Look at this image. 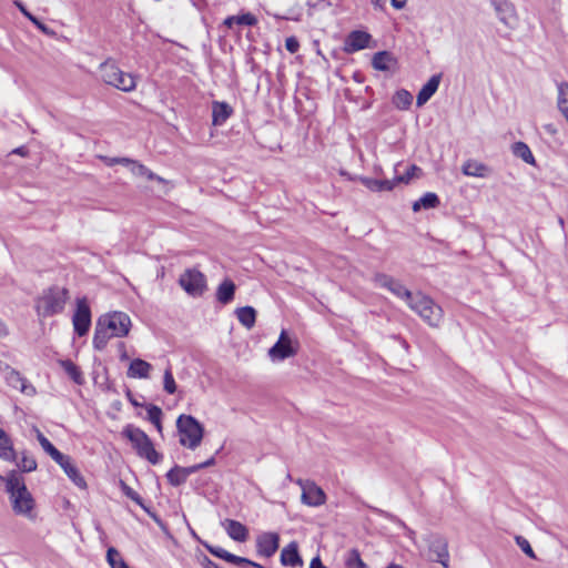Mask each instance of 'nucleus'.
Masks as SVG:
<instances>
[{"label":"nucleus","mask_w":568,"mask_h":568,"mask_svg":"<svg viewBox=\"0 0 568 568\" xmlns=\"http://www.w3.org/2000/svg\"><path fill=\"white\" fill-rule=\"evenodd\" d=\"M6 491L9 494L12 510L16 515L23 516L29 520L37 519L36 500L16 470H11L7 476Z\"/></svg>","instance_id":"obj_1"},{"label":"nucleus","mask_w":568,"mask_h":568,"mask_svg":"<svg viewBox=\"0 0 568 568\" xmlns=\"http://www.w3.org/2000/svg\"><path fill=\"white\" fill-rule=\"evenodd\" d=\"M69 300V290L58 285H51L42 291L34 301V310L39 317H51L64 311Z\"/></svg>","instance_id":"obj_2"},{"label":"nucleus","mask_w":568,"mask_h":568,"mask_svg":"<svg viewBox=\"0 0 568 568\" xmlns=\"http://www.w3.org/2000/svg\"><path fill=\"white\" fill-rule=\"evenodd\" d=\"M122 436L131 443L139 457L146 459L152 465H158L162 460L163 455L155 450L151 438L141 428L128 424L122 430Z\"/></svg>","instance_id":"obj_3"},{"label":"nucleus","mask_w":568,"mask_h":568,"mask_svg":"<svg viewBox=\"0 0 568 568\" xmlns=\"http://www.w3.org/2000/svg\"><path fill=\"white\" fill-rule=\"evenodd\" d=\"M180 444L191 450L196 449L204 436V426L192 415L181 414L176 419Z\"/></svg>","instance_id":"obj_4"},{"label":"nucleus","mask_w":568,"mask_h":568,"mask_svg":"<svg viewBox=\"0 0 568 568\" xmlns=\"http://www.w3.org/2000/svg\"><path fill=\"white\" fill-rule=\"evenodd\" d=\"M408 306L432 327H438L443 321V308L433 298L420 292L415 293Z\"/></svg>","instance_id":"obj_5"},{"label":"nucleus","mask_w":568,"mask_h":568,"mask_svg":"<svg viewBox=\"0 0 568 568\" xmlns=\"http://www.w3.org/2000/svg\"><path fill=\"white\" fill-rule=\"evenodd\" d=\"M103 82L123 92H131L136 88L133 74L122 71L114 62L106 60L100 64Z\"/></svg>","instance_id":"obj_6"},{"label":"nucleus","mask_w":568,"mask_h":568,"mask_svg":"<svg viewBox=\"0 0 568 568\" xmlns=\"http://www.w3.org/2000/svg\"><path fill=\"white\" fill-rule=\"evenodd\" d=\"M300 343L292 339L286 329H282L277 342L268 349V357L273 362H283L298 353Z\"/></svg>","instance_id":"obj_7"},{"label":"nucleus","mask_w":568,"mask_h":568,"mask_svg":"<svg viewBox=\"0 0 568 568\" xmlns=\"http://www.w3.org/2000/svg\"><path fill=\"white\" fill-rule=\"evenodd\" d=\"M180 286L192 297H200L207 288L205 275L196 268L185 270L179 277Z\"/></svg>","instance_id":"obj_8"},{"label":"nucleus","mask_w":568,"mask_h":568,"mask_svg":"<svg viewBox=\"0 0 568 568\" xmlns=\"http://www.w3.org/2000/svg\"><path fill=\"white\" fill-rule=\"evenodd\" d=\"M97 322L101 323L102 326L114 337L126 336L131 327V318L124 312H113L102 315Z\"/></svg>","instance_id":"obj_9"},{"label":"nucleus","mask_w":568,"mask_h":568,"mask_svg":"<svg viewBox=\"0 0 568 568\" xmlns=\"http://www.w3.org/2000/svg\"><path fill=\"white\" fill-rule=\"evenodd\" d=\"M372 281L375 286L389 291L393 295L404 300L407 304L415 295L408 288H406L399 280H396L386 273H375Z\"/></svg>","instance_id":"obj_10"},{"label":"nucleus","mask_w":568,"mask_h":568,"mask_svg":"<svg viewBox=\"0 0 568 568\" xmlns=\"http://www.w3.org/2000/svg\"><path fill=\"white\" fill-rule=\"evenodd\" d=\"M72 324L78 336L82 337L89 333L91 327V310L87 296L77 298Z\"/></svg>","instance_id":"obj_11"},{"label":"nucleus","mask_w":568,"mask_h":568,"mask_svg":"<svg viewBox=\"0 0 568 568\" xmlns=\"http://www.w3.org/2000/svg\"><path fill=\"white\" fill-rule=\"evenodd\" d=\"M425 540L428 546L429 559L448 568L449 554L446 538L439 534L430 532Z\"/></svg>","instance_id":"obj_12"},{"label":"nucleus","mask_w":568,"mask_h":568,"mask_svg":"<svg viewBox=\"0 0 568 568\" xmlns=\"http://www.w3.org/2000/svg\"><path fill=\"white\" fill-rule=\"evenodd\" d=\"M204 548L214 557L225 560L226 562L240 566V567H252V568H264L258 562H255L248 558L234 555L220 546H213L207 541H202Z\"/></svg>","instance_id":"obj_13"},{"label":"nucleus","mask_w":568,"mask_h":568,"mask_svg":"<svg viewBox=\"0 0 568 568\" xmlns=\"http://www.w3.org/2000/svg\"><path fill=\"white\" fill-rule=\"evenodd\" d=\"M298 484L302 486V501L303 504L312 507H318L326 501V495L324 490L318 487L313 481H306L303 484L302 480H298Z\"/></svg>","instance_id":"obj_14"},{"label":"nucleus","mask_w":568,"mask_h":568,"mask_svg":"<svg viewBox=\"0 0 568 568\" xmlns=\"http://www.w3.org/2000/svg\"><path fill=\"white\" fill-rule=\"evenodd\" d=\"M280 547V535L277 532H262L256 537V552L258 556L270 558Z\"/></svg>","instance_id":"obj_15"},{"label":"nucleus","mask_w":568,"mask_h":568,"mask_svg":"<svg viewBox=\"0 0 568 568\" xmlns=\"http://www.w3.org/2000/svg\"><path fill=\"white\" fill-rule=\"evenodd\" d=\"M372 40V36L362 30H354L349 32L344 42V51L346 53H354L356 51L363 50L369 45V41Z\"/></svg>","instance_id":"obj_16"},{"label":"nucleus","mask_w":568,"mask_h":568,"mask_svg":"<svg viewBox=\"0 0 568 568\" xmlns=\"http://www.w3.org/2000/svg\"><path fill=\"white\" fill-rule=\"evenodd\" d=\"M372 67L377 71H395L398 67V60L390 51L383 50L374 53Z\"/></svg>","instance_id":"obj_17"},{"label":"nucleus","mask_w":568,"mask_h":568,"mask_svg":"<svg viewBox=\"0 0 568 568\" xmlns=\"http://www.w3.org/2000/svg\"><path fill=\"white\" fill-rule=\"evenodd\" d=\"M222 527L225 529L227 536L237 542H244L248 538V529L242 523L226 518L221 523Z\"/></svg>","instance_id":"obj_18"},{"label":"nucleus","mask_w":568,"mask_h":568,"mask_svg":"<svg viewBox=\"0 0 568 568\" xmlns=\"http://www.w3.org/2000/svg\"><path fill=\"white\" fill-rule=\"evenodd\" d=\"M280 561L286 567H302L303 559L298 552V545L296 541H291L281 551Z\"/></svg>","instance_id":"obj_19"},{"label":"nucleus","mask_w":568,"mask_h":568,"mask_svg":"<svg viewBox=\"0 0 568 568\" xmlns=\"http://www.w3.org/2000/svg\"><path fill=\"white\" fill-rule=\"evenodd\" d=\"M233 108L225 101L212 102V124L215 126L223 125L233 114Z\"/></svg>","instance_id":"obj_20"},{"label":"nucleus","mask_w":568,"mask_h":568,"mask_svg":"<svg viewBox=\"0 0 568 568\" xmlns=\"http://www.w3.org/2000/svg\"><path fill=\"white\" fill-rule=\"evenodd\" d=\"M442 80V73L434 74L429 78V80L419 90L416 104L417 106H423L438 90L439 83Z\"/></svg>","instance_id":"obj_21"},{"label":"nucleus","mask_w":568,"mask_h":568,"mask_svg":"<svg viewBox=\"0 0 568 568\" xmlns=\"http://www.w3.org/2000/svg\"><path fill=\"white\" fill-rule=\"evenodd\" d=\"M55 463L64 470L75 486L82 489L87 487L83 476L80 474L77 466L72 464L70 456L62 454V460Z\"/></svg>","instance_id":"obj_22"},{"label":"nucleus","mask_w":568,"mask_h":568,"mask_svg":"<svg viewBox=\"0 0 568 568\" xmlns=\"http://www.w3.org/2000/svg\"><path fill=\"white\" fill-rule=\"evenodd\" d=\"M359 182L372 192H389L394 190V179H374L368 176H361Z\"/></svg>","instance_id":"obj_23"},{"label":"nucleus","mask_w":568,"mask_h":568,"mask_svg":"<svg viewBox=\"0 0 568 568\" xmlns=\"http://www.w3.org/2000/svg\"><path fill=\"white\" fill-rule=\"evenodd\" d=\"M236 285L231 278H224L216 290V300L223 304H230L235 296Z\"/></svg>","instance_id":"obj_24"},{"label":"nucleus","mask_w":568,"mask_h":568,"mask_svg":"<svg viewBox=\"0 0 568 568\" xmlns=\"http://www.w3.org/2000/svg\"><path fill=\"white\" fill-rule=\"evenodd\" d=\"M493 6L498 14L499 20L509 26L515 20V8L507 0H493Z\"/></svg>","instance_id":"obj_25"},{"label":"nucleus","mask_w":568,"mask_h":568,"mask_svg":"<svg viewBox=\"0 0 568 568\" xmlns=\"http://www.w3.org/2000/svg\"><path fill=\"white\" fill-rule=\"evenodd\" d=\"M151 369L152 365L150 363L141 358H135L130 363L126 375L130 378H148Z\"/></svg>","instance_id":"obj_26"},{"label":"nucleus","mask_w":568,"mask_h":568,"mask_svg":"<svg viewBox=\"0 0 568 568\" xmlns=\"http://www.w3.org/2000/svg\"><path fill=\"white\" fill-rule=\"evenodd\" d=\"M17 453L13 449V444L9 435L0 428V458L7 462H16Z\"/></svg>","instance_id":"obj_27"},{"label":"nucleus","mask_w":568,"mask_h":568,"mask_svg":"<svg viewBox=\"0 0 568 568\" xmlns=\"http://www.w3.org/2000/svg\"><path fill=\"white\" fill-rule=\"evenodd\" d=\"M256 23H257V19L251 12L242 13L240 16H229L223 21V26L229 29H232L234 26L252 27V26H255Z\"/></svg>","instance_id":"obj_28"},{"label":"nucleus","mask_w":568,"mask_h":568,"mask_svg":"<svg viewBox=\"0 0 568 568\" xmlns=\"http://www.w3.org/2000/svg\"><path fill=\"white\" fill-rule=\"evenodd\" d=\"M440 200L439 196L434 192H427L422 197H419L417 201L413 203V211L418 212L422 209L424 210H430L436 209L439 206Z\"/></svg>","instance_id":"obj_29"},{"label":"nucleus","mask_w":568,"mask_h":568,"mask_svg":"<svg viewBox=\"0 0 568 568\" xmlns=\"http://www.w3.org/2000/svg\"><path fill=\"white\" fill-rule=\"evenodd\" d=\"M511 152L516 158L521 159L525 163L536 165L535 156L530 148L525 142L517 141L513 143Z\"/></svg>","instance_id":"obj_30"},{"label":"nucleus","mask_w":568,"mask_h":568,"mask_svg":"<svg viewBox=\"0 0 568 568\" xmlns=\"http://www.w3.org/2000/svg\"><path fill=\"white\" fill-rule=\"evenodd\" d=\"M239 322L246 328L254 327L256 323V311L252 306H242L235 311Z\"/></svg>","instance_id":"obj_31"},{"label":"nucleus","mask_w":568,"mask_h":568,"mask_svg":"<svg viewBox=\"0 0 568 568\" xmlns=\"http://www.w3.org/2000/svg\"><path fill=\"white\" fill-rule=\"evenodd\" d=\"M59 364L77 385L84 384L85 379L80 367L77 366L71 359H61L59 361Z\"/></svg>","instance_id":"obj_32"},{"label":"nucleus","mask_w":568,"mask_h":568,"mask_svg":"<svg viewBox=\"0 0 568 568\" xmlns=\"http://www.w3.org/2000/svg\"><path fill=\"white\" fill-rule=\"evenodd\" d=\"M487 171L488 168L484 163L474 160H467L462 166L463 174L467 176L484 178Z\"/></svg>","instance_id":"obj_33"},{"label":"nucleus","mask_w":568,"mask_h":568,"mask_svg":"<svg viewBox=\"0 0 568 568\" xmlns=\"http://www.w3.org/2000/svg\"><path fill=\"white\" fill-rule=\"evenodd\" d=\"M114 337L111 333H109L101 323L97 322L95 331L92 339V344L94 349L103 351L106 347L110 338Z\"/></svg>","instance_id":"obj_34"},{"label":"nucleus","mask_w":568,"mask_h":568,"mask_svg":"<svg viewBox=\"0 0 568 568\" xmlns=\"http://www.w3.org/2000/svg\"><path fill=\"white\" fill-rule=\"evenodd\" d=\"M130 171L132 174L141 178H145L149 181H158L159 183L166 184L168 181L163 179L162 176L155 174L152 172L149 168H146L144 164L140 163L139 161H135L130 168Z\"/></svg>","instance_id":"obj_35"},{"label":"nucleus","mask_w":568,"mask_h":568,"mask_svg":"<svg viewBox=\"0 0 568 568\" xmlns=\"http://www.w3.org/2000/svg\"><path fill=\"white\" fill-rule=\"evenodd\" d=\"M37 439L42 449L54 460H62V453L39 430L37 429Z\"/></svg>","instance_id":"obj_36"},{"label":"nucleus","mask_w":568,"mask_h":568,"mask_svg":"<svg viewBox=\"0 0 568 568\" xmlns=\"http://www.w3.org/2000/svg\"><path fill=\"white\" fill-rule=\"evenodd\" d=\"M392 102L398 110H408L413 103V95L409 91L399 89L394 93Z\"/></svg>","instance_id":"obj_37"},{"label":"nucleus","mask_w":568,"mask_h":568,"mask_svg":"<svg viewBox=\"0 0 568 568\" xmlns=\"http://www.w3.org/2000/svg\"><path fill=\"white\" fill-rule=\"evenodd\" d=\"M9 383L14 387L19 388L22 393L30 395L34 394L36 389L33 386L27 384V379L20 375L19 372L12 371L9 377Z\"/></svg>","instance_id":"obj_38"},{"label":"nucleus","mask_w":568,"mask_h":568,"mask_svg":"<svg viewBox=\"0 0 568 568\" xmlns=\"http://www.w3.org/2000/svg\"><path fill=\"white\" fill-rule=\"evenodd\" d=\"M558 109L568 121V83L558 84Z\"/></svg>","instance_id":"obj_39"},{"label":"nucleus","mask_w":568,"mask_h":568,"mask_svg":"<svg viewBox=\"0 0 568 568\" xmlns=\"http://www.w3.org/2000/svg\"><path fill=\"white\" fill-rule=\"evenodd\" d=\"M182 466L174 465L165 475L169 484L173 487H179L186 481V476L181 471Z\"/></svg>","instance_id":"obj_40"},{"label":"nucleus","mask_w":568,"mask_h":568,"mask_svg":"<svg viewBox=\"0 0 568 568\" xmlns=\"http://www.w3.org/2000/svg\"><path fill=\"white\" fill-rule=\"evenodd\" d=\"M14 3L19 8L20 12L29 21H31L39 30H41L45 34L52 33V31L43 22H41L36 16H33L30 11H28V9L24 7V4L21 1H16Z\"/></svg>","instance_id":"obj_41"},{"label":"nucleus","mask_w":568,"mask_h":568,"mask_svg":"<svg viewBox=\"0 0 568 568\" xmlns=\"http://www.w3.org/2000/svg\"><path fill=\"white\" fill-rule=\"evenodd\" d=\"M18 468L22 473H31L37 469V460L33 456L29 455L27 452H23L20 460H16Z\"/></svg>","instance_id":"obj_42"},{"label":"nucleus","mask_w":568,"mask_h":568,"mask_svg":"<svg viewBox=\"0 0 568 568\" xmlns=\"http://www.w3.org/2000/svg\"><path fill=\"white\" fill-rule=\"evenodd\" d=\"M345 565L347 568H368L367 564L361 558L359 551L355 548L348 551Z\"/></svg>","instance_id":"obj_43"},{"label":"nucleus","mask_w":568,"mask_h":568,"mask_svg":"<svg viewBox=\"0 0 568 568\" xmlns=\"http://www.w3.org/2000/svg\"><path fill=\"white\" fill-rule=\"evenodd\" d=\"M122 493L132 501L142 507L145 511H149L143 503V498L129 485H126L123 480L120 481Z\"/></svg>","instance_id":"obj_44"},{"label":"nucleus","mask_w":568,"mask_h":568,"mask_svg":"<svg viewBox=\"0 0 568 568\" xmlns=\"http://www.w3.org/2000/svg\"><path fill=\"white\" fill-rule=\"evenodd\" d=\"M416 172H422V169L417 166L416 164H412L407 168L406 172L402 175H396L394 178L395 186L398 183H409V181L416 175Z\"/></svg>","instance_id":"obj_45"},{"label":"nucleus","mask_w":568,"mask_h":568,"mask_svg":"<svg viewBox=\"0 0 568 568\" xmlns=\"http://www.w3.org/2000/svg\"><path fill=\"white\" fill-rule=\"evenodd\" d=\"M163 388L168 394H174L176 392V384L171 368H166L164 372Z\"/></svg>","instance_id":"obj_46"},{"label":"nucleus","mask_w":568,"mask_h":568,"mask_svg":"<svg viewBox=\"0 0 568 568\" xmlns=\"http://www.w3.org/2000/svg\"><path fill=\"white\" fill-rule=\"evenodd\" d=\"M517 546L521 549V551L527 555L531 559H536L535 551L530 546V542L523 536H516L515 538Z\"/></svg>","instance_id":"obj_47"},{"label":"nucleus","mask_w":568,"mask_h":568,"mask_svg":"<svg viewBox=\"0 0 568 568\" xmlns=\"http://www.w3.org/2000/svg\"><path fill=\"white\" fill-rule=\"evenodd\" d=\"M148 412V420L151 423L158 422L163 416L162 409L154 404H144L143 406Z\"/></svg>","instance_id":"obj_48"},{"label":"nucleus","mask_w":568,"mask_h":568,"mask_svg":"<svg viewBox=\"0 0 568 568\" xmlns=\"http://www.w3.org/2000/svg\"><path fill=\"white\" fill-rule=\"evenodd\" d=\"M285 48L290 53H296L300 49V42L295 37H288L285 40Z\"/></svg>","instance_id":"obj_49"},{"label":"nucleus","mask_w":568,"mask_h":568,"mask_svg":"<svg viewBox=\"0 0 568 568\" xmlns=\"http://www.w3.org/2000/svg\"><path fill=\"white\" fill-rule=\"evenodd\" d=\"M199 562L202 568H215L217 566V564L210 559L206 555H202L199 558Z\"/></svg>","instance_id":"obj_50"},{"label":"nucleus","mask_w":568,"mask_h":568,"mask_svg":"<svg viewBox=\"0 0 568 568\" xmlns=\"http://www.w3.org/2000/svg\"><path fill=\"white\" fill-rule=\"evenodd\" d=\"M200 470H202L201 464H195V465H192V466L182 467V469H181V471L183 473V475L186 476V478L190 475L195 474V473H197Z\"/></svg>","instance_id":"obj_51"},{"label":"nucleus","mask_w":568,"mask_h":568,"mask_svg":"<svg viewBox=\"0 0 568 568\" xmlns=\"http://www.w3.org/2000/svg\"><path fill=\"white\" fill-rule=\"evenodd\" d=\"M134 162H135V160H131L129 158H114L111 160L110 164L118 163V164H122V165L132 168Z\"/></svg>","instance_id":"obj_52"},{"label":"nucleus","mask_w":568,"mask_h":568,"mask_svg":"<svg viewBox=\"0 0 568 568\" xmlns=\"http://www.w3.org/2000/svg\"><path fill=\"white\" fill-rule=\"evenodd\" d=\"M125 396L132 406H134V407H143L144 406L143 403L138 402V399L133 396L130 388H126Z\"/></svg>","instance_id":"obj_53"},{"label":"nucleus","mask_w":568,"mask_h":568,"mask_svg":"<svg viewBox=\"0 0 568 568\" xmlns=\"http://www.w3.org/2000/svg\"><path fill=\"white\" fill-rule=\"evenodd\" d=\"M222 450V447L220 449L216 450L215 455L210 457L209 459H206L205 462L203 463H200L201 466H202V469L204 468H207V467H211V466H214L216 464V460H215V456L217 454H220V452Z\"/></svg>","instance_id":"obj_54"},{"label":"nucleus","mask_w":568,"mask_h":568,"mask_svg":"<svg viewBox=\"0 0 568 568\" xmlns=\"http://www.w3.org/2000/svg\"><path fill=\"white\" fill-rule=\"evenodd\" d=\"M310 568H326L318 556L311 560Z\"/></svg>","instance_id":"obj_55"},{"label":"nucleus","mask_w":568,"mask_h":568,"mask_svg":"<svg viewBox=\"0 0 568 568\" xmlns=\"http://www.w3.org/2000/svg\"><path fill=\"white\" fill-rule=\"evenodd\" d=\"M392 337L396 339L406 351H408L409 344L404 337L400 335H393Z\"/></svg>","instance_id":"obj_56"},{"label":"nucleus","mask_w":568,"mask_h":568,"mask_svg":"<svg viewBox=\"0 0 568 568\" xmlns=\"http://www.w3.org/2000/svg\"><path fill=\"white\" fill-rule=\"evenodd\" d=\"M407 3V0H390V4L395 8V9H403Z\"/></svg>","instance_id":"obj_57"},{"label":"nucleus","mask_w":568,"mask_h":568,"mask_svg":"<svg viewBox=\"0 0 568 568\" xmlns=\"http://www.w3.org/2000/svg\"><path fill=\"white\" fill-rule=\"evenodd\" d=\"M119 348L121 351V355H120L121 361H126L129 357H128V354H126V351H125V344L123 342H120L119 343Z\"/></svg>","instance_id":"obj_58"},{"label":"nucleus","mask_w":568,"mask_h":568,"mask_svg":"<svg viewBox=\"0 0 568 568\" xmlns=\"http://www.w3.org/2000/svg\"><path fill=\"white\" fill-rule=\"evenodd\" d=\"M382 514H383L386 518H389V519H392V520L396 521L397 524H399L400 526L406 527V526H405V524H404L399 518H397L396 516L390 515V514H388V513H386V511H382Z\"/></svg>","instance_id":"obj_59"},{"label":"nucleus","mask_w":568,"mask_h":568,"mask_svg":"<svg viewBox=\"0 0 568 568\" xmlns=\"http://www.w3.org/2000/svg\"><path fill=\"white\" fill-rule=\"evenodd\" d=\"M9 334L7 325L0 320V338L6 337Z\"/></svg>","instance_id":"obj_60"},{"label":"nucleus","mask_w":568,"mask_h":568,"mask_svg":"<svg viewBox=\"0 0 568 568\" xmlns=\"http://www.w3.org/2000/svg\"><path fill=\"white\" fill-rule=\"evenodd\" d=\"M371 1L374 4V7L379 8V9H383L386 3V0H371Z\"/></svg>","instance_id":"obj_61"},{"label":"nucleus","mask_w":568,"mask_h":568,"mask_svg":"<svg viewBox=\"0 0 568 568\" xmlns=\"http://www.w3.org/2000/svg\"><path fill=\"white\" fill-rule=\"evenodd\" d=\"M152 424L155 426L156 430H158L160 434H162V430H163V426H162V418H160L158 422L152 423Z\"/></svg>","instance_id":"obj_62"},{"label":"nucleus","mask_w":568,"mask_h":568,"mask_svg":"<svg viewBox=\"0 0 568 568\" xmlns=\"http://www.w3.org/2000/svg\"><path fill=\"white\" fill-rule=\"evenodd\" d=\"M545 129H546L548 132H550V133H555V132H556V130L554 129V126H552L551 124H547V125L545 126Z\"/></svg>","instance_id":"obj_63"},{"label":"nucleus","mask_w":568,"mask_h":568,"mask_svg":"<svg viewBox=\"0 0 568 568\" xmlns=\"http://www.w3.org/2000/svg\"><path fill=\"white\" fill-rule=\"evenodd\" d=\"M386 568H403V566L397 565V564H390Z\"/></svg>","instance_id":"obj_64"}]
</instances>
